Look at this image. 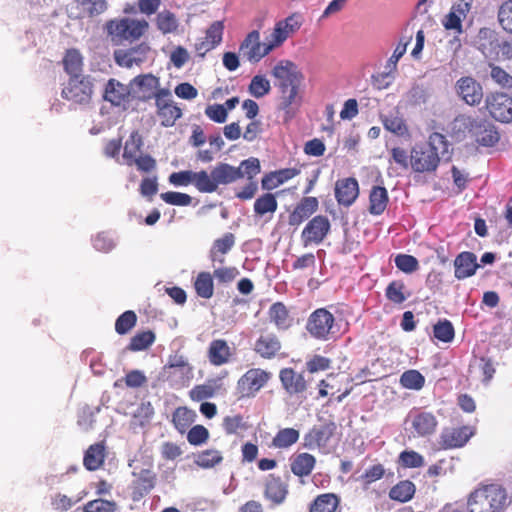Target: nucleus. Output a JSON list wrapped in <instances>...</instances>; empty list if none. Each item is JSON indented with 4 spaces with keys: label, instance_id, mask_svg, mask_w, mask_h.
<instances>
[{
    "label": "nucleus",
    "instance_id": "nucleus-39",
    "mask_svg": "<svg viewBox=\"0 0 512 512\" xmlns=\"http://www.w3.org/2000/svg\"><path fill=\"white\" fill-rule=\"evenodd\" d=\"M105 461V445L103 442L89 446L83 458V465L89 471L99 469Z\"/></svg>",
    "mask_w": 512,
    "mask_h": 512
},
{
    "label": "nucleus",
    "instance_id": "nucleus-32",
    "mask_svg": "<svg viewBox=\"0 0 512 512\" xmlns=\"http://www.w3.org/2000/svg\"><path fill=\"white\" fill-rule=\"evenodd\" d=\"M299 174L300 169L296 167L272 171L262 178L261 185L263 189L270 191L293 179Z\"/></svg>",
    "mask_w": 512,
    "mask_h": 512
},
{
    "label": "nucleus",
    "instance_id": "nucleus-13",
    "mask_svg": "<svg viewBox=\"0 0 512 512\" xmlns=\"http://www.w3.org/2000/svg\"><path fill=\"white\" fill-rule=\"evenodd\" d=\"M457 97L466 105L479 106L484 98L483 86L472 76L460 77L454 85Z\"/></svg>",
    "mask_w": 512,
    "mask_h": 512
},
{
    "label": "nucleus",
    "instance_id": "nucleus-27",
    "mask_svg": "<svg viewBox=\"0 0 512 512\" xmlns=\"http://www.w3.org/2000/svg\"><path fill=\"white\" fill-rule=\"evenodd\" d=\"M478 268L477 257L473 252L463 251L454 260V276L458 280L473 276Z\"/></svg>",
    "mask_w": 512,
    "mask_h": 512
},
{
    "label": "nucleus",
    "instance_id": "nucleus-41",
    "mask_svg": "<svg viewBox=\"0 0 512 512\" xmlns=\"http://www.w3.org/2000/svg\"><path fill=\"white\" fill-rule=\"evenodd\" d=\"M234 245L235 236L233 233H226L221 238L216 239L210 250L211 261H218L219 263H223L224 258L219 256L227 254Z\"/></svg>",
    "mask_w": 512,
    "mask_h": 512
},
{
    "label": "nucleus",
    "instance_id": "nucleus-35",
    "mask_svg": "<svg viewBox=\"0 0 512 512\" xmlns=\"http://www.w3.org/2000/svg\"><path fill=\"white\" fill-rule=\"evenodd\" d=\"M132 83L141 91L142 94L139 99L142 101H148L152 98L155 100L156 91L161 89L159 78L152 74L138 75Z\"/></svg>",
    "mask_w": 512,
    "mask_h": 512
},
{
    "label": "nucleus",
    "instance_id": "nucleus-9",
    "mask_svg": "<svg viewBox=\"0 0 512 512\" xmlns=\"http://www.w3.org/2000/svg\"><path fill=\"white\" fill-rule=\"evenodd\" d=\"M156 115L163 127H172L182 117V110L173 101L169 89H158L155 95Z\"/></svg>",
    "mask_w": 512,
    "mask_h": 512
},
{
    "label": "nucleus",
    "instance_id": "nucleus-60",
    "mask_svg": "<svg viewBox=\"0 0 512 512\" xmlns=\"http://www.w3.org/2000/svg\"><path fill=\"white\" fill-rule=\"evenodd\" d=\"M237 168L242 174V178L246 177L248 180H253L261 172L260 161L255 157L243 160Z\"/></svg>",
    "mask_w": 512,
    "mask_h": 512
},
{
    "label": "nucleus",
    "instance_id": "nucleus-28",
    "mask_svg": "<svg viewBox=\"0 0 512 512\" xmlns=\"http://www.w3.org/2000/svg\"><path fill=\"white\" fill-rule=\"evenodd\" d=\"M308 512H342L341 497L333 492L321 493L309 503Z\"/></svg>",
    "mask_w": 512,
    "mask_h": 512
},
{
    "label": "nucleus",
    "instance_id": "nucleus-59",
    "mask_svg": "<svg viewBox=\"0 0 512 512\" xmlns=\"http://www.w3.org/2000/svg\"><path fill=\"white\" fill-rule=\"evenodd\" d=\"M117 504L114 501L98 498L87 502L83 512H116Z\"/></svg>",
    "mask_w": 512,
    "mask_h": 512
},
{
    "label": "nucleus",
    "instance_id": "nucleus-20",
    "mask_svg": "<svg viewBox=\"0 0 512 512\" xmlns=\"http://www.w3.org/2000/svg\"><path fill=\"white\" fill-rule=\"evenodd\" d=\"M475 431L470 426L445 428L440 435V446L443 449H455L463 447L474 435Z\"/></svg>",
    "mask_w": 512,
    "mask_h": 512
},
{
    "label": "nucleus",
    "instance_id": "nucleus-25",
    "mask_svg": "<svg viewBox=\"0 0 512 512\" xmlns=\"http://www.w3.org/2000/svg\"><path fill=\"white\" fill-rule=\"evenodd\" d=\"M334 423H326L314 426L305 435V446L309 449H320L326 447L335 432Z\"/></svg>",
    "mask_w": 512,
    "mask_h": 512
},
{
    "label": "nucleus",
    "instance_id": "nucleus-62",
    "mask_svg": "<svg viewBox=\"0 0 512 512\" xmlns=\"http://www.w3.org/2000/svg\"><path fill=\"white\" fill-rule=\"evenodd\" d=\"M239 275V270L234 266L219 267L213 271V277L219 285L232 283Z\"/></svg>",
    "mask_w": 512,
    "mask_h": 512
},
{
    "label": "nucleus",
    "instance_id": "nucleus-21",
    "mask_svg": "<svg viewBox=\"0 0 512 512\" xmlns=\"http://www.w3.org/2000/svg\"><path fill=\"white\" fill-rule=\"evenodd\" d=\"M474 0H459L455 2L449 13L442 20V25L446 30H453L458 34L463 32L462 22L472 8Z\"/></svg>",
    "mask_w": 512,
    "mask_h": 512
},
{
    "label": "nucleus",
    "instance_id": "nucleus-3",
    "mask_svg": "<svg viewBox=\"0 0 512 512\" xmlns=\"http://www.w3.org/2000/svg\"><path fill=\"white\" fill-rule=\"evenodd\" d=\"M149 29V23L129 17L113 19L106 23L107 35L113 45L121 46L138 41Z\"/></svg>",
    "mask_w": 512,
    "mask_h": 512
},
{
    "label": "nucleus",
    "instance_id": "nucleus-29",
    "mask_svg": "<svg viewBox=\"0 0 512 512\" xmlns=\"http://www.w3.org/2000/svg\"><path fill=\"white\" fill-rule=\"evenodd\" d=\"M412 428L420 437L433 434L438 426V421L432 412L416 411L412 415Z\"/></svg>",
    "mask_w": 512,
    "mask_h": 512
},
{
    "label": "nucleus",
    "instance_id": "nucleus-4",
    "mask_svg": "<svg viewBox=\"0 0 512 512\" xmlns=\"http://www.w3.org/2000/svg\"><path fill=\"white\" fill-rule=\"evenodd\" d=\"M507 502V493L497 484L482 485L469 496V512H501Z\"/></svg>",
    "mask_w": 512,
    "mask_h": 512
},
{
    "label": "nucleus",
    "instance_id": "nucleus-33",
    "mask_svg": "<svg viewBox=\"0 0 512 512\" xmlns=\"http://www.w3.org/2000/svg\"><path fill=\"white\" fill-rule=\"evenodd\" d=\"M315 466V456L307 452L295 455L290 461V470L292 474L300 479L309 477Z\"/></svg>",
    "mask_w": 512,
    "mask_h": 512
},
{
    "label": "nucleus",
    "instance_id": "nucleus-5",
    "mask_svg": "<svg viewBox=\"0 0 512 512\" xmlns=\"http://www.w3.org/2000/svg\"><path fill=\"white\" fill-rule=\"evenodd\" d=\"M143 140L140 133L135 130L131 132L124 144L123 159L128 166L135 165L142 173H150L156 169V160L149 154H142Z\"/></svg>",
    "mask_w": 512,
    "mask_h": 512
},
{
    "label": "nucleus",
    "instance_id": "nucleus-38",
    "mask_svg": "<svg viewBox=\"0 0 512 512\" xmlns=\"http://www.w3.org/2000/svg\"><path fill=\"white\" fill-rule=\"evenodd\" d=\"M197 417L194 410L186 406L177 407L172 413L171 422L174 428L180 433L184 434L190 428Z\"/></svg>",
    "mask_w": 512,
    "mask_h": 512
},
{
    "label": "nucleus",
    "instance_id": "nucleus-11",
    "mask_svg": "<svg viewBox=\"0 0 512 512\" xmlns=\"http://www.w3.org/2000/svg\"><path fill=\"white\" fill-rule=\"evenodd\" d=\"M485 109L496 121L512 122V97L501 91L490 92L485 97Z\"/></svg>",
    "mask_w": 512,
    "mask_h": 512
},
{
    "label": "nucleus",
    "instance_id": "nucleus-61",
    "mask_svg": "<svg viewBox=\"0 0 512 512\" xmlns=\"http://www.w3.org/2000/svg\"><path fill=\"white\" fill-rule=\"evenodd\" d=\"M209 431L203 425H195L187 430V441L193 446H200L209 439Z\"/></svg>",
    "mask_w": 512,
    "mask_h": 512
},
{
    "label": "nucleus",
    "instance_id": "nucleus-26",
    "mask_svg": "<svg viewBox=\"0 0 512 512\" xmlns=\"http://www.w3.org/2000/svg\"><path fill=\"white\" fill-rule=\"evenodd\" d=\"M107 9L106 0H75L71 6L69 17L83 19L102 14Z\"/></svg>",
    "mask_w": 512,
    "mask_h": 512
},
{
    "label": "nucleus",
    "instance_id": "nucleus-49",
    "mask_svg": "<svg viewBox=\"0 0 512 512\" xmlns=\"http://www.w3.org/2000/svg\"><path fill=\"white\" fill-rule=\"evenodd\" d=\"M156 336L151 330L136 333L127 346V349L133 352L142 351L149 348L155 342Z\"/></svg>",
    "mask_w": 512,
    "mask_h": 512
},
{
    "label": "nucleus",
    "instance_id": "nucleus-15",
    "mask_svg": "<svg viewBox=\"0 0 512 512\" xmlns=\"http://www.w3.org/2000/svg\"><path fill=\"white\" fill-rule=\"evenodd\" d=\"M469 132L479 145L485 147L494 146L500 139L495 125L487 120L471 119Z\"/></svg>",
    "mask_w": 512,
    "mask_h": 512
},
{
    "label": "nucleus",
    "instance_id": "nucleus-47",
    "mask_svg": "<svg viewBox=\"0 0 512 512\" xmlns=\"http://www.w3.org/2000/svg\"><path fill=\"white\" fill-rule=\"evenodd\" d=\"M223 461L222 453L217 449H206L199 452L194 463L201 468L209 469L220 464Z\"/></svg>",
    "mask_w": 512,
    "mask_h": 512
},
{
    "label": "nucleus",
    "instance_id": "nucleus-51",
    "mask_svg": "<svg viewBox=\"0 0 512 512\" xmlns=\"http://www.w3.org/2000/svg\"><path fill=\"white\" fill-rule=\"evenodd\" d=\"M278 208V202L274 194L265 193L254 202V212L258 216L267 213L273 214Z\"/></svg>",
    "mask_w": 512,
    "mask_h": 512
},
{
    "label": "nucleus",
    "instance_id": "nucleus-10",
    "mask_svg": "<svg viewBox=\"0 0 512 512\" xmlns=\"http://www.w3.org/2000/svg\"><path fill=\"white\" fill-rule=\"evenodd\" d=\"M277 48L273 40L267 43L260 41V33L257 30L249 32L239 46L240 55L251 63H257Z\"/></svg>",
    "mask_w": 512,
    "mask_h": 512
},
{
    "label": "nucleus",
    "instance_id": "nucleus-34",
    "mask_svg": "<svg viewBox=\"0 0 512 512\" xmlns=\"http://www.w3.org/2000/svg\"><path fill=\"white\" fill-rule=\"evenodd\" d=\"M207 356L212 365L222 366L230 361L232 352L226 340L215 339L209 345Z\"/></svg>",
    "mask_w": 512,
    "mask_h": 512
},
{
    "label": "nucleus",
    "instance_id": "nucleus-45",
    "mask_svg": "<svg viewBox=\"0 0 512 512\" xmlns=\"http://www.w3.org/2000/svg\"><path fill=\"white\" fill-rule=\"evenodd\" d=\"M213 275L209 272H200L194 282L196 294L204 299H210L214 293Z\"/></svg>",
    "mask_w": 512,
    "mask_h": 512
},
{
    "label": "nucleus",
    "instance_id": "nucleus-12",
    "mask_svg": "<svg viewBox=\"0 0 512 512\" xmlns=\"http://www.w3.org/2000/svg\"><path fill=\"white\" fill-rule=\"evenodd\" d=\"M289 482L282 476L270 473L263 481V497L271 506L284 504L289 495Z\"/></svg>",
    "mask_w": 512,
    "mask_h": 512
},
{
    "label": "nucleus",
    "instance_id": "nucleus-46",
    "mask_svg": "<svg viewBox=\"0 0 512 512\" xmlns=\"http://www.w3.org/2000/svg\"><path fill=\"white\" fill-rule=\"evenodd\" d=\"M382 124L386 130L399 137H410L409 128L405 120L398 115L383 117Z\"/></svg>",
    "mask_w": 512,
    "mask_h": 512
},
{
    "label": "nucleus",
    "instance_id": "nucleus-7",
    "mask_svg": "<svg viewBox=\"0 0 512 512\" xmlns=\"http://www.w3.org/2000/svg\"><path fill=\"white\" fill-rule=\"evenodd\" d=\"M271 377V372L264 369H248L237 381L238 399L254 398L267 385Z\"/></svg>",
    "mask_w": 512,
    "mask_h": 512
},
{
    "label": "nucleus",
    "instance_id": "nucleus-43",
    "mask_svg": "<svg viewBox=\"0 0 512 512\" xmlns=\"http://www.w3.org/2000/svg\"><path fill=\"white\" fill-rule=\"evenodd\" d=\"M300 433L294 428L280 429L272 439L271 446L277 449H288L299 440Z\"/></svg>",
    "mask_w": 512,
    "mask_h": 512
},
{
    "label": "nucleus",
    "instance_id": "nucleus-24",
    "mask_svg": "<svg viewBox=\"0 0 512 512\" xmlns=\"http://www.w3.org/2000/svg\"><path fill=\"white\" fill-rule=\"evenodd\" d=\"M164 372L167 374L168 379H179L182 383L189 381L193 377V367L185 356L179 354L169 357L164 367Z\"/></svg>",
    "mask_w": 512,
    "mask_h": 512
},
{
    "label": "nucleus",
    "instance_id": "nucleus-44",
    "mask_svg": "<svg viewBox=\"0 0 512 512\" xmlns=\"http://www.w3.org/2000/svg\"><path fill=\"white\" fill-rule=\"evenodd\" d=\"M62 63L65 72L68 73L70 77H74V75H81L80 72L83 67V57L77 49H68L65 52Z\"/></svg>",
    "mask_w": 512,
    "mask_h": 512
},
{
    "label": "nucleus",
    "instance_id": "nucleus-52",
    "mask_svg": "<svg viewBox=\"0 0 512 512\" xmlns=\"http://www.w3.org/2000/svg\"><path fill=\"white\" fill-rule=\"evenodd\" d=\"M193 185L201 193H213L217 190L215 179L205 171L194 172Z\"/></svg>",
    "mask_w": 512,
    "mask_h": 512
},
{
    "label": "nucleus",
    "instance_id": "nucleus-56",
    "mask_svg": "<svg viewBox=\"0 0 512 512\" xmlns=\"http://www.w3.org/2000/svg\"><path fill=\"white\" fill-rule=\"evenodd\" d=\"M137 315L133 310L123 312L115 321V331L119 335L129 333L137 323Z\"/></svg>",
    "mask_w": 512,
    "mask_h": 512
},
{
    "label": "nucleus",
    "instance_id": "nucleus-2",
    "mask_svg": "<svg viewBox=\"0 0 512 512\" xmlns=\"http://www.w3.org/2000/svg\"><path fill=\"white\" fill-rule=\"evenodd\" d=\"M439 146L446 148L447 141L444 135L432 133L425 144L416 145L411 149L410 165L414 172L431 173L436 171L440 163Z\"/></svg>",
    "mask_w": 512,
    "mask_h": 512
},
{
    "label": "nucleus",
    "instance_id": "nucleus-37",
    "mask_svg": "<svg viewBox=\"0 0 512 512\" xmlns=\"http://www.w3.org/2000/svg\"><path fill=\"white\" fill-rule=\"evenodd\" d=\"M212 176L215 179L216 186L228 185L242 178L239 169L227 164L219 163L212 169Z\"/></svg>",
    "mask_w": 512,
    "mask_h": 512
},
{
    "label": "nucleus",
    "instance_id": "nucleus-19",
    "mask_svg": "<svg viewBox=\"0 0 512 512\" xmlns=\"http://www.w3.org/2000/svg\"><path fill=\"white\" fill-rule=\"evenodd\" d=\"M149 52L150 46L143 42L129 49L115 50L114 60L121 67L131 68L145 62Z\"/></svg>",
    "mask_w": 512,
    "mask_h": 512
},
{
    "label": "nucleus",
    "instance_id": "nucleus-14",
    "mask_svg": "<svg viewBox=\"0 0 512 512\" xmlns=\"http://www.w3.org/2000/svg\"><path fill=\"white\" fill-rule=\"evenodd\" d=\"M331 230V223L327 216L316 215L311 218L301 232V240L304 247L311 244H320Z\"/></svg>",
    "mask_w": 512,
    "mask_h": 512
},
{
    "label": "nucleus",
    "instance_id": "nucleus-64",
    "mask_svg": "<svg viewBox=\"0 0 512 512\" xmlns=\"http://www.w3.org/2000/svg\"><path fill=\"white\" fill-rule=\"evenodd\" d=\"M399 463L404 468H419L424 465V458L413 450H405L399 455Z\"/></svg>",
    "mask_w": 512,
    "mask_h": 512
},
{
    "label": "nucleus",
    "instance_id": "nucleus-48",
    "mask_svg": "<svg viewBox=\"0 0 512 512\" xmlns=\"http://www.w3.org/2000/svg\"><path fill=\"white\" fill-rule=\"evenodd\" d=\"M400 385L409 390H421L425 385V377L415 369H410L402 373L399 379Z\"/></svg>",
    "mask_w": 512,
    "mask_h": 512
},
{
    "label": "nucleus",
    "instance_id": "nucleus-40",
    "mask_svg": "<svg viewBox=\"0 0 512 512\" xmlns=\"http://www.w3.org/2000/svg\"><path fill=\"white\" fill-rule=\"evenodd\" d=\"M389 202L387 189L383 186H373L369 194V212L372 215H381Z\"/></svg>",
    "mask_w": 512,
    "mask_h": 512
},
{
    "label": "nucleus",
    "instance_id": "nucleus-30",
    "mask_svg": "<svg viewBox=\"0 0 512 512\" xmlns=\"http://www.w3.org/2000/svg\"><path fill=\"white\" fill-rule=\"evenodd\" d=\"M280 381L289 394H300L306 391L307 383L303 374L293 368H284L279 373Z\"/></svg>",
    "mask_w": 512,
    "mask_h": 512
},
{
    "label": "nucleus",
    "instance_id": "nucleus-31",
    "mask_svg": "<svg viewBox=\"0 0 512 512\" xmlns=\"http://www.w3.org/2000/svg\"><path fill=\"white\" fill-rule=\"evenodd\" d=\"M130 88L127 85L120 83L116 79H110L104 91V99L112 105L120 106L129 101Z\"/></svg>",
    "mask_w": 512,
    "mask_h": 512
},
{
    "label": "nucleus",
    "instance_id": "nucleus-54",
    "mask_svg": "<svg viewBox=\"0 0 512 512\" xmlns=\"http://www.w3.org/2000/svg\"><path fill=\"white\" fill-rule=\"evenodd\" d=\"M434 337L444 343H450L455 337L454 327L448 319L439 320L433 326Z\"/></svg>",
    "mask_w": 512,
    "mask_h": 512
},
{
    "label": "nucleus",
    "instance_id": "nucleus-36",
    "mask_svg": "<svg viewBox=\"0 0 512 512\" xmlns=\"http://www.w3.org/2000/svg\"><path fill=\"white\" fill-rule=\"evenodd\" d=\"M269 320L278 330H288L293 323L288 308L282 302L273 303L268 310Z\"/></svg>",
    "mask_w": 512,
    "mask_h": 512
},
{
    "label": "nucleus",
    "instance_id": "nucleus-17",
    "mask_svg": "<svg viewBox=\"0 0 512 512\" xmlns=\"http://www.w3.org/2000/svg\"><path fill=\"white\" fill-rule=\"evenodd\" d=\"M304 22L302 14L295 12L286 17L284 20L278 21L270 35L276 47L281 46L286 39L296 33Z\"/></svg>",
    "mask_w": 512,
    "mask_h": 512
},
{
    "label": "nucleus",
    "instance_id": "nucleus-6",
    "mask_svg": "<svg viewBox=\"0 0 512 512\" xmlns=\"http://www.w3.org/2000/svg\"><path fill=\"white\" fill-rule=\"evenodd\" d=\"M306 330L316 340L327 341L337 332L335 317L326 308H318L307 319Z\"/></svg>",
    "mask_w": 512,
    "mask_h": 512
},
{
    "label": "nucleus",
    "instance_id": "nucleus-42",
    "mask_svg": "<svg viewBox=\"0 0 512 512\" xmlns=\"http://www.w3.org/2000/svg\"><path fill=\"white\" fill-rule=\"evenodd\" d=\"M416 492L415 484L410 480H402L394 485L389 491L391 500L405 503L410 501Z\"/></svg>",
    "mask_w": 512,
    "mask_h": 512
},
{
    "label": "nucleus",
    "instance_id": "nucleus-22",
    "mask_svg": "<svg viewBox=\"0 0 512 512\" xmlns=\"http://www.w3.org/2000/svg\"><path fill=\"white\" fill-rule=\"evenodd\" d=\"M319 208V201L313 196H304L290 211L288 224L291 227H298L308 220Z\"/></svg>",
    "mask_w": 512,
    "mask_h": 512
},
{
    "label": "nucleus",
    "instance_id": "nucleus-57",
    "mask_svg": "<svg viewBox=\"0 0 512 512\" xmlns=\"http://www.w3.org/2000/svg\"><path fill=\"white\" fill-rule=\"evenodd\" d=\"M157 28L163 34L173 33L178 28V22L175 15L170 11H163L157 15Z\"/></svg>",
    "mask_w": 512,
    "mask_h": 512
},
{
    "label": "nucleus",
    "instance_id": "nucleus-8",
    "mask_svg": "<svg viewBox=\"0 0 512 512\" xmlns=\"http://www.w3.org/2000/svg\"><path fill=\"white\" fill-rule=\"evenodd\" d=\"M62 97L75 104H89L93 95V82L90 76L74 75L64 85Z\"/></svg>",
    "mask_w": 512,
    "mask_h": 512
},
{
    "label": "nucleus",
    "instance_id": "nucleus-53",
    "mask_svg": "<svg viewBox=\"0 0 512 512\" xmlns=\"http://www.w3.org/2000/svg\"><path fill=\"white\" fill-rule=\"evenodd\" d=\"M497 21L503 31L512 35V0L501 3L497 11Z\"/></svg>",
    "mask_w": 512,
    "mask_h": 512
},
{
    "label": "nucleus",
    "instance_id": "nucleus-63",
    "mask_svg": "<svg viewBox=\"0 0 512 512\" xmlns=\"http://www.w3.org/2000/svg\"><path fill=\"white\" fill-rule=\"evenodd\" d=\"M396 267L407 274L413 273L419 268V262L416 257L408 254H398L395 257Z\"/></svg>",
    "mask_w": 512,
    "mask_h": 512
},
{
    "label": "nucleus",
    "instance_id": "nucleus-50",
    "mask_svg": "<svg viewBox=\"0 0 512 512\" xmlns=\"http://www.w3.org/2000/svg\"><path fill=\"white\" fill-rule=\"evenodd\" d=\"M488 66L492 81L500 88L512 92V75L494 63H489Z\"/></svg>",
    "mask_w": 512,
    "mask_h": 512
},
{
    "label": "nucleus",
    "instance_id": "nucleus-23",
    "mask_svg": "<svg viewBox=\"0 0 512 512\" xmlns=\"http://www.w3.org/2000/svg\"><path fill=\"white\" fill-rule=\"evenodd\" d=\"M334 194L340 206H351L359 196V184L356 178L338 179L335 183Z\"/></svg>",
    "mask_w": 512,
    "mask_h": 512
},
{
    "label": "nucleus",
    "instance_id": "nucleus-16",
    "mask_svg": "<svg viewBox=\"0 0 512 512\" xmlns=\"http://www.w3.org/2000/svg\"><path fill=\"white\" fill-rule=\"evenodd\" d=\"M133 476L135 479L129 487L130 497L134 502H139L154 489L157 476L151 469H142L138 473H133Z\"/></svg>",
    "mask_w": 512,
    "mask_h": 512
},
{
    "label": "nucleus",
    "instance_id": "nucleus-1",
    "mask_svg": "<svg viewBox=\"0 0 512 512\" xmlns=\"http://www.w3.org/2000/svg\"><path fill=\"white\" fill-rule=\"evenodd\" d=\"M271 74L277 80L276 87L281 94V109L288 112L296 102L304 75L291 60H280L273 67Z\"/></svg>",
    "mask_w": 512,
    "mask_h": 512
},
{
    "label": "nucleus",
    "instance_id": "nucleus-55",
    "mask_svg": "<svg viewBox=\"0 0 512 512\" xmlns=\"http://www.w3.org/2000/svg\"><path fill=\"white\" fill-rule=\"evenodd\" d=\"M270 91V81L264 75H255L248 86V92L255 98H262Z\"/></svg>",
    "mask_w": 512,
    "mask_h": 512
},
{
    "label": "nucleus",
    "instance_id": "nucleus-58",
    "mask_svg": "<svg viewBox=\"0 0 512 512\" xmlns=\"http://www.w3.org/2000/svg\"><path fill=\"white\" fill-rule=\"evenodd\" d=\"M405 284L402 281H392L385 290V295L394 304H401L407 296L404 293Z\"/></svg>",
    "mask_w": 512,
    "mask_h": 512
},
{
    "label": "nucleus",
    "instance_id": "nucleus-18",
    "mask_svg": "<svg viewBox=\"0 0 512 512\" xmlns=\"http://www.w3.org/2000/svg\"><path fill=\"white\" fill-rule=\"evenodd\" d=\"M282 343L273 332H262L255 340L253 351L262 359L271 360L281 355Z\"/></svg>",
    "mask_w": 512,
    "mask_h": 512
}]
</instances>
